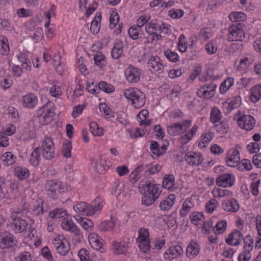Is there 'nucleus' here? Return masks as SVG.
Segmentation results:
<instances>
[{
	"label": "nucleus",
	"instance_id": "obj_9",
	"mask_svg": "<svg viewBox=\"0 0 261 261\" xmlns=\"http://www.w3.org/2000/svg\"><path fill=\"white\" fill-rule=\"evenodd\" d=\"M12 222H10V227L15 233H21L27 228L28 223L24 219L13 215L11 216Z\"/></svg>",
	"mask_w": 261,
	"mask_h": 261
},
{
	"label": "nucleus",
	"instance_id": "obj_37",
	"mask_svg": "<svg viewBox=\"0 0 261 261\" xmlns=\"http://www.w3.org/2000/svg\"><path fill=\"white\" fill-rule=\"evenodd\" d=\"M115 226V222L112 220L105 221L101 222L98 229L100 231L106 232L112 231Z\"/></svg>",
	"mask_w": 261,
	"mask_h": 261
},
{
	"label": "nucleus",
	"instance_id": "obj_49",
	"mask_svg": "<svg viewBox=\"0 0 261 261\" xmlns=\"http://www.w3.org/2000/svg\"><path fill=\"white\" fill-rule=\"evenodd\" d=\"M2 159L7 162L8 165H12L15 163L16 158L11 152H7L2 155Z\"/></svg>",
	"mask_w": 261,
	"mask_h": 261
},
{
	"label": "nucleus",
	"instance_id": "obj_52",
	"mask_svg": "<svg viewBox=\"0 0 261 261\" xmlns=\"http://www.w3.org/2000/svg\"><path fill=\"white\" fill-rule=\"evenodd\" d=\"M98 92L100 90H101L103 92L109 93L114 90V87L112 85H109L105 82H100L98 84Z\"/></svg>",
	"mask_w": 261,
	"mask_h": 261
},
{
	"label": "nucleus",
	"instance_id": "obj_11",
	"mask_svg": "<svg viewBox=\"0 0 261 261\" xmlns=\"http://www.w3.org/2000/svg\"><path fill=\"white\" fill-rule=\"evenodd\" d=\"M216 87L217 85L215 83L205 84L200 87L197 94L199 97L210 98L214 96Z\"/></svg>",
	"mask_w": 261,
	"mask_h": 261
},
{
	"label": "nucleus",
	"instance_id": "obj_27",
	"mask_svg": "<svg viewBox=\"0 0 261 261\" xmlns=\"http://www.w3.org/2000/svg\"><path fill=\"white\" fill-rule=\"evenodd\" d=\"M129 243L124 242L113 243V246L115 249L114 253L115 254H126L127 252V249L129 248Z\"/></svg>",
	"mask_w": 261,
	"mask_h": 261
},
{
	"label": "nucleus",
	"instance_id": "obj_6",
	"mask_svg": "<svg viewBox=\"0 0 261 261\" xmlns=\"http://www.w3.org/2000/svg\"><path fill=\"white\" fill-rule=\"evenodd\" d=\"M53 244L58 253L63 256L65 255L70 250L69 243L63 235L57 236L53 241Z\"/></svg>",
	"mask_w": 261,
	"mask_h": 261
},
{
	"label": "nucleus",
	"instance_id": "obj_58",
	"mask_svg": "<svg viewBox=\"0 0 261 261\" xmlns=\"http://www.w3.org/2000/svg\"><path fill=\"white\" fill-rule=\"evenodd\" d=\"M140 250L144 253H146L150 250V245L149 240L141 241L137 242Z\"/></svg>",
	"mask_w": 261,
	"mask_h": 261
},
{
	"label": "nucleus",
	"instance_id": "obj_35",
	"mask_svg": "<svg viewBox=\"0 0 261 261\" xmlns=\"http://www.w3.org/2000/svg\"><path fill=\"white\" fill-rule=\"evenodd\" d=\"M101 19V13H97L96 16L92 21L90 27V31L93 34H96L99 32L100 27V22Z\"/></svg>",
	"mask_w": 261,
	"mask_h": 261
},
{
	"label": "nucleus",
	"instance_id": "obj_8",
	"mask_svg": "<svg viewBox=\"0 0 261 261\" xmlns=\"http://www.w3.org/2000/svg\"><path fill=\"white\" fill-rule=\"evenodd\" d=\"M191 124L190 120H186L182 123L179 122L174 123L167 127L169 134L171 136H176L186 131Z\"/></svg>",
	"mask_w": 261,
	"mask_h": 261
},
{
	"label": "nucleus",
	"instance_id": "obj_30",
	"mask_svg": "<svg viewBox=\"0 0 261 261\" xmlns=\"http://www.w3.org/2000/svg\"><path fill=\"white\" fill-rule=\"evenodd\" d=\"M67 212L63 208H57L49 213L48 216L52 219L64 218L67 216Z\"/></svg>",
	"mask_w": 261,
	"mask_h": 261
},
{
	"label": "nucleus",
	"instance_id": "obj_51",
	"mask_svg": "<svg viewBox=\"0 0 261 261\" xmlns=\"http://www.w3.org/2000/svg\"><path fill=\"white\" fill-rule=\"evenodd\" d=\"M218 205V202L215 199L210 200L205 205V210L207 213L212 214Z\"/></svg>",
	"mask_w": 261,
	"mask_h": 261
},
{
	"label": "nucleus",
	"instance_id": "obj_5",
	"mask_svg": "<svg viewBox=\"0 0 261 261\" xmlns=\"http://www.w3.org/2000/svg\"><path fill=\"white\" fill-rule=\"evenodd\" d=\"M125 97L132 101L136 108L142 107L145 102V95L138 89H129L124 91Z\"/></svg>",
	"mask_w": 261,
	"mask_h": 261
},
{
	"label": "nucleus",
	"instance_id": "obj_22",
	"mask_svg": "<svg viewBox=\"0 0 261 261\" xmlns=\"http://www.w3.org/2000/svg\"><path fill=\"white\" fill-rule=\"evenodd\" d=\"M223 209L229 212L236 213L239 210V205L234 198L224 201L222 204Z\"/></svg>",
	"mask_w": 261,
	"mask_h": 261
},
{
	"label": "nucleus",
	"instance_id": "obj_55",
	"mask_svg": "<svg viewBox=\"0 0 261 261\" xmlns=\"http://www.w3.org/2000/svg\"><path fill=\"white\" fill-rule=\"evenodd\" d=\"M139 236L137 239V242L141 241L149 240V232L147 229L141 228L138 230Z\"/></svg>",
	"mask_w": 261,
	"mask_h": 261
},
{
	"label": "nucleus",
	"instance_id": "obj_61",
	"mask_svg": "<svg viewBox=\"0 0 261 261\" xmlns=\"http://www.w3.org/2000/svg\"><path fill=\"white\" fill-rule=\"evenodd\" d=\"M78 256L81 261H90L89 253L87 250L83 248L78 252Z\"/></svg>",
	"mask_w": 261,
	"mask_h": 261
},
{
	"label": "nucleus",
	"instance_id": "obj_26",
	"mask_svg": "<svg viewBox=\"0 0 261 261\" xmlns=\"http://www.w3.org/2000/svg\"><path fill=\"white\" fill-rule=\"evenodd\" d=\"M37 97L33 94H29L22 97V104L24 107L29 108H34L37 103Z\"/></svg>",
	"mask_w": 261,
	"mask_h": 261
},
{
	"label": "nucleus",
	"instance_id": "obj_43",
	"mask_svg": "<svg viewBox=\"0 0 261 261\" xmlns=\"http://www.w3.org/2000/svg\"><path fill=\"white\" fill-rule=\"evenodd\" d=\"M244 251L250 253L253 247V240L252 238L249 235L246 236L244 239Z\"/></svg>",
	"mask_w": 261,
	"mask_h": 261
},
{
	"label": "nucleus",
	"instance_id": "obj_46",
	"mask_svg": "<svg viewBox=\"0 0 261 261\" xmlns=\"http://www.w3.org/2000/svg\"><path fill=\"white\" fill-rule=\"evenodd\" d=\"M230 194L229 191L221 188H215L212 191V194L215 198L223 197L230 195Z\"/></svg>",
	"mask_w": 261,
	"mask_h": 261
},
{
	"label": "nucleus",
	"instance_id": "obj_23",
	"mask_svg": "<svg viewBox=\"0 0 261 261\" xmlns=\"http://www.w3.org/2000/svg\"><path fill=\"white\" fill-rule=\"evenodd\" d=\"M148 67L150 70L160 72L162 70L163 65L159 57H152L148 63Z\"/></svg>",
	"mask_w": 261,
	"mask_h": 261
},
{
	"label": "nucleus",
	"instance_id": "obj_20",
	"mask_svg": "<svg viewBox=\"0 0 261 261\" xmlns=\"http://www.w3.org/2000/svg\"><path fill=\"white\" fill-rule=\"evenodd\" d=\"M242 239L243 234L241 232L237 229H235L229 234L225 241L229 245L238 246L240 244Z\"/></svg>",
	"mask_w": 261,
	"mask_h": 261
},
{
	"label": "nucleus",
	"instance_id": "obj_7",
	"mask_svg": "<svg viewBox=\"0 0 261 261\" xmlns=\"http://www.w3.org/2000/svg\"><path fill=\"white\" fill-rule=\"evenodd\" d=\"M16 244V238L9 232L4 231L0 234V247L3 249L10 248L14 250Z\"/></svg>",
	"mask_w": 261,
	"mask_h": 261
},
{
	"label": "nucleus",
	"instance_id": "obj_33",
	"mask_svg": "<svg viewBox=\"0 0 261 261\" xmlns=\"http://www.w3.org/2000/svg\"><path fill=\"white\" fill-rule=\"evenodd\" d=\"M250 100L255 103L261 98V84L256 85L251 89Z\"/></svg>",
	"mask_w": 261,
	"mask_h": 261
},
{
	"label": "nucleus",
	"instance_id": "obj_36",
	"mask_svg": "<svg viewBox=\"0 0 261 261\" xmlns=\"http://www.w3.org/2000/svg\"><path fill=\"white\" fill-rule=\"evenodd\" d=\"M75 219L86 231H90L92 230L93 223L91 220L80 216H77V218H76Z\"/></svg>",
	"mask_w": 261,
	"mask_h": 261
},
{
	"label": "nucleus",
	"instance_id": "obj_62",
	"mask_svg": "<svg viewBox=\"0 0 261 261\" xmlns=\"http://www.w3.org/2000/svg\"><path fill=\"white\" fill-rule=\"evenodd\" d=\"M105 59V57L101 53H97L94 56V60L95 64L100 67L104 66L103 62Z\"/></svg>",
	"mask_w": 261,
	"mask_h": 261
},
{
	"label": "nucleus",
	"instance_id": "obj_1",
	"mask_svg": "<svg viewBox=\"0 0 261 261\" xmlns=\"http://www.w3.org/2000/svg\"><path fill=\"white\" fill-rule=\"evenodd\" d=\"M141 185L143 186V185ZM144 187L145 191L142 197V203L149 206L153 204L160 197L162 191L160 185L155 184L154 181H146Z\"/></svg>",
	"mask_w": 261,
	"mask_h": 261
},
{
	"label": "nucleus",
	"instance_id": "obj_50",
	"mask_svg": "<svg viewBox=\"0 0 261 261\" xmlns=\"http://www.w3.org/2000/svg\"><path fill=\"white\" fill-rule=\"evenodd\" d=\"M54 148H42L39 150V154L41 153L46 160L51 159L54 156Z\"/></svg>",
	"mask_w": 261,
	"mask_h": 261
},
{
	"label": "nucleus",
	"instance_id": "obj_60",
	"mask_svg": "<svg viewBox=\"0 0 261 261\" xmlns=\"http://www.w3.org/2000/svg\"><path fill=\"white\" fill-rule=\"evenodd\" d=\"M119 16L117 13L113 11L110 18V26L111 29H113L119 22Z\"/></svg>",
	"mask_w": 261,
	"mask_h": 261
},
{
	"label": "nucleus",
	"instance_id": "obj_34",
	"mask_svg": "<svg viewBox=\"0 0 261 261\" xmlns=\"http://www.w3.org/2000/svg\"><path fill=\"white\" fill-rule=\"evenodd\" d=\"M190 219L193 224L198 226L204 223V217L201 213L194 212L190 214Z\"/></svg>",
	"mask_w": 261,
	"mask_h": 261
},
{
	"label": "nucleus",
	"instance_id": "obj_16",
	"mask_svg": "<svg viewBox=\"0 0 261 261\" xmlns=\"http://www.w3.org/2000/svg\"><path fill=\"white\" fill-rule=\"evenodd\" d=\"M126 80L130 83H137L140 79V70L133 66L127 67L125 71Z\"/></svg>",
	"mask_w": 261,
	"mask_h": 261
},
{
	"label": "nucleus",
	"instance_id": "obj_45",
	"mask_svg": "<svg viewBox=\"0 0 261 261\" xmlns=\"http://www.w3.org/2000/svg\"><path fill=\"white\" fill-rule=\"evenodd\" d=\"M241 103V98L238 96L232 99L227 106V112H231L233 109L240 107Z\"/></svg>",
	"mask_w": 261,
	"mask_h": 261
},
{
	"label": "nucleus",
	"instance_id": "obj_2",
	"mask_svg": "<svg viewBox=\"0 0 261 261\" xmlns=\"http://www.w3.org/2000/svg\"><path fill=\"white\" fill-rule=\"evenodd\" d=\"M102 208L99 199L94 200L90 204L81 202L73 206L74 210L81 215L91 216Z\"/></svg>",
	"mask_w": 261,
	"mask_h": 261
},
{
	"label": "nucleus",
	"instance_id": "obj_48",
	"mask_svg": "<svg viewBox=\"0 0 261 261\" xmlns=\"http://www.w3.org/2000/svg\"><path fill=\"white\" fill-rule=\"evenodd\" d=\"M229 17L232 21H242L246 19V14L241 12H233Z\"/></svg>",
	"mask_w": 261,
	"mask_h": 261
},
{
	"label": "nucleus",
	"instance_id": "obj_47",
	"mask_svg": "<svg viewBox=\"0 0 261 261\" xmlns=\"http://www.w3.org/2000/svg\"><path fill=\"white\" fill-rule=\"evenodd\" d=\"M167 148H150V154L153 159L158 158L163 154Z\"/></svg>",
	"mask_w": 261,
	"mask_h": 261
},
{
	"label": "nucleus",
	"instance_id": "obj_18",
	"mask_svg": "<svg viewBox=\"0 0 261 261\" xmlns=\"http://www.w3.org/2000/svg\"><path fill=\"white\" fill-rule=\"evenodd\" d=\"M110 161H107L105 158L100 156L95 162V168L97 173L105 174L111 166Z\"/></svg>",
	"mask_w": 261,
	"mask_h": 261
},
{
	"label": "nucleus",
	"instance_id": "obj_40",
	"mask_svg": "<svg viewBox=\"0 0 261 261\" xmlns=\"http://www.w3.org/2000/svg\"><path fill=\"white\" fill-rule=\"evenodd\" d=\"M10 51L8 41L7 38L2 37L0 39V53L3 55H8Z\"/></svg>",
	"mask_w": 261,
	"mask_h": 261
},
{
	"label": "nucleus",
	"instance_id": "obj_44",
	"mask_svg": "<svg viewBox=\"0 0 261 261\" xmlns=\"http://www.w3.org/2000/svg\"><path fill=\"white\" fill-rule=\"evenodd\" d=\"M221 117V115L220 111L216 107L213 108L211 112V121L213 123H215L220 121Z\"/></svg>",
	"mask_w": 261,
	"mask_h": 261
},
{
	"label": "nucleus",
	"instance_id": "obj_19",
	"mask_svg": "<svg viewBox=\"0 0 261 261\" xmlns=\"http://www.w3.org/2000/svg\"><path fill=\"white\" fill-rule=\"evenodd\" d=\"M183 253L182 247L178 245L171 246L164 254L165 259L172 260Z\"/></svg>",
	"mask_w": 261,
	"mask_h": 261
},
{
	"label": "nucleus",
	"instance_id": "obj_41",
	"mask_svg": "<svg viewBox=\"0 0 261 261\" xmlns=\"http://www.w3.org/2000/svg\"><path fill=\"white\" fill-rule=\"evenodd\" d=\"M227 226V222L224 220L219 221L216 226L213 228V231L215 234L223 233Z\"/></svg>",
	"mask_w": 261,
	"mask_h": 261
},
{
	"label": "nucleus",
	"instance_id": "obj_29",
	"mask_svg": "<svg viewBox=\"0 0 261 261\" xmlns=\"http://www.w3.org/2000/svg\"><path fill=\"white\" fill-rule=\"evenodd\" d=\"M128 34L130 38L134 40L137 39H145L146 37L143 33H142V29L133 25L128 30Z\"/></svg>",
	"mask_w": 261,
	"mask_h": 261
},
{
	"label": "nucleus",
	"instance_id": "obj_59",
	"mask_svg": "<svg viewBox=\"0 0 261 261\" xmlns=\"http://www.w3.org/2000/svg\"><path fill=\"white\" fill-rule=\"evenodd\" d=\"M161 169V166L157 164L154 166H151L150 167L148 165V168L145 171V176H148L150 175H152L158 173Z\"/></svg>",
	"mask_w": 261,
	"mask_h": 261
},
{
	"label": "nucleus",
	"instance_id": "obj_28",
	"mask_svg": "<svg viewBox=\"0 0 261 261\" xmlns=\"http://www.w3.org/2000/svg\"><path fill=\"white\" fill-rule=\"evenodd\" d=\"M48 208L47 206L44 205V202L42 200H38L36 204H35L32 208V213L34 216L39 217L43 214L44 213L47 212Z\"/></svg>",
	"mask_w": 261,
	"mask_h": 261
},
{
	"label": "nucleus",
	"instance_id": "obj_53",
	"mask_svg": "<svg viewBox=\"0 0 261 261\" xmlns=\"http://www.w3.org/2000/svg\"><path fill=\"white\" fill-rule=\"evenodd\" d=\"M90 129L94 136H101L102 134V129L99 127L98 125L95 122L90 123Z\"/></svg>",
	"mask_w": 261,
	"mask_h": 261
},
{
	"label": "nucleus",
	"instance_id": "obj_12",
	"mask_svg": "<svg viewBox=\"0 0 261 261\" xmlns=\"http://www.w3.org/2000/svg\"><path fill=\"white\" fill-rule=\"evenodd\" d=\"M185 159L187 163L193 166H198L202 164L203 158L199 152L189 151L186 153Z\"/></svg>",
	"mask_w": 261,
	"mask_h": 261
},
{
	"label": "nucleus",
	"instance_id": "obj_42",
	"mask_svg": "<svg viewBox=\"0 0 261 261\" xmlns=\"http://www.w3.org/2000/svg\"><path fill=\"white\" fill-rule=\"evenodd\" d=\"M234 79L232 77H228L221 84L219 90L221 93L224 94L233 85Z\"/></svg>",
	"mask_w": 261,
	"mask_h": 261
},
{
	"label": "nucleus",
	"instance_id": "obj_64",
	"mask_svg": "<svg viewBox=\"0 0 261 261\" xmlns=\"http://www.w3.org/2000/svg\"><path fill=\"white\" fill-rule=\"evenodd\" d=\"M16 261H32L31 254L29 252H23L16 258Z\"/></svg>",
	"mask_w": 261,
	"mask_h": 261
},
{
	"label": "nucleus",
	"instance_id": "obj_39",
	"mask_svg": "<svg viewBox=\"0 0 261 261\" xmlns=\"http://www.w3.org/2000/svg\"><path fill=\"white\" fill-rule=\"evenodd\" d=\"M41 149L42 148H35L31 154L30 162L34 167H36L39 165L40 159L39 150Z\"/></svg>",
	"mask_w": 261,
	"mask_h": 261
},
{
	"label": "nucleus",
	"instance_id": "obj_54",
	"mask_svg": "<svg viewBox=\"0 0 261 261\" xmlns=\"http://www.w3.org/2000/svg\"><path fill=\"white\" fill-rule=\"evenodd\" d=\"M214 137V134L212 132L206 133L202 136L201 143H199L198 147H206V145L211 141Z\"/></svg>",
	"mask_w": 261,
	"mask_h": 261
},
{
	"label": "nucleus",
	"instance_id": "obj_56",
	"mask_svg": "<svg viewBox=\"0 0 261 261\" xmlns=\"http://www.w3.org/2000/svg\"><path fill=\"white\" fill-rule=\"evenodd\" d=\"M165 57L170 61L176 62L178 61L179 57L177 53L167 49L164 51Z\"/></svg>",
	"mask_w": 261,
	"mask_h": 261
},
{
	"label": "nucleus",
	"instance_id": "obj_63",
	"mask_svg": "<svg viewBox=\"0 0 261 261\" xmlns=\"http://www.w3.org/2000/svg\"><path fill=\"white\" fill-rule=\"evenodd\" d=\"M99 110L103 116H109L111 112L110 107L106 103H100L99 106Z\"/></svg>",
	"mask_w": 261,
	"mask_h": 261
},
{
	"label": "nucleus",
	"instance_id": "obj_57",
	"mask_svg": "<svg viewBox=\"0 0 261 261\" xmlns=\"http://www.w3.org/2000/svg\"><path fill=\"white\" fill-rule=\"evenodd\" d=\"M145 30L149 35L154 34L155 31L159 30V25L157 23L151 21L146 24Z\"/></svg>",
	"mask_w": 261,
	"mask_h": 261
},
{
	"label": "nucleus",
	"instance_id": "obj_24",
	"mask_svg": "<svg viewBox=\"0 0 261 261\" xmlns=\"http://www.w3.org/2000/svg\"><path fill=\"white\" fill-rule=\"evenodd\" d=\"M175 177L172 174H166L162 181V187L172 192L176 188L174 187Z\"/></svg>",
	"mask_w": 261,
	"mask_h": 261
},
{
	"label": "nucleus",
	"instance_id": "obj_14",
	"mask_svg": "<svg viewBox=\"0 0 261 261\" xmlns=\"http://www.w3.org/2000/svg\"><path fill=\"white\" fill-rule=\"evenodd\" d=\"M228 39L230 41H242L245 38L244 31L237 26H231L228 30Z\"/></svg>",
	"mask_w": 261,
	"mask_h": 261
},
{
	"label": "nucleus",
	"instance_id": "obj_17",
	"mask_svg": "<svg viewBox=\"0 0 261 261\" xmlns=\"http://www.w3.org/2000/svg\"><path fill=\"white\" fill-rule=\"evenodd\" d=\"M234 177L230 174H224L216 179V184L224 188L231 187L234 184Z\"/></svg>",
	"mask_w": 261,
	"mask_h": 261
},
{
	"label": "nucleus",
	"instance_id": "obj_25",
	"mask_svg": "<svg viewBox=\"0 0 261 261\" xmlns=\"http://www.w3.org/2000/svg\"><path fill=\"white\" fill-rule=\"evenodd\" d=\"M14 174L19 180H23L29 177L30 171L25 167L16 166L14 168Z\"/></svg>",
	"mask_w": 261,
	"mask_h": 261
},
{
	"label": "nucleus",
	"instance_id": "obj_31",
	"mask_svg": "<svg viewBox=\"0 0 261 261\" xmlns=\"http://www.w3.org/2000/svg\"><path fill=\"white\" fill-rule=\"evenodd\" d=\"M193 206L194 202L192 201V198H188L186 199L182 204V208L180 212V216L181 217L186 216Z\"/></svg>",
	"mask_w": 261,
	"mask_h": 261
},
{
	"label": "nucleus",
	"instance_id": "obj_32",
	"mask_svg": "<svg viewBox=\"0 0 261 261\" xmlns=\"http://www.w3.org/2000/svg\"><path fill=\"white\" fill-rule=\"evenodd\" d=\"M123 44L122 41L120 40L117 41L114 45V47L112 49V57L114 59H118L123 51Z\"/></svg>",
	"mask_w": 261,
	"mask_h": 261
},
{
	"label": "nucleus",
	"instance_id": "obj_13",
	"mask_svg": "<svg viewBox=\"0 0 261 261\" xmlns=\"http://www.w3.org/2000/svg\"><path fill=\"white\" fill-rule=\"evenodd\" d=\"M239 127L247 131L252 129L254 126L255 121L250 115H243L238 119Z\"/></svg>",
	"mask_w": 261,
	"mask_h": 261
},
{
	"label": "nucleus",
	"instance_id": "obj_10",
	"mask_svg": "<svg viewBox=\"0 0 261 261\" xmlns=\"http://www.w3.org/2000/svg\"><path fill=\"white\" fill-rule=\"evenodd\" d=\"M240 160V153L236 148H230L227 152L225 162L227 166L235 167L238 166Z\"/></svg>",
	"mask_w": 261,
	"mask_h": 261
},
{
	"label": "nucleus",
	"instance_id": "obj_4",
	"mask_svg": "<svg viewBox=\"0 0 261 261\" xmlns=\"http://www.w3.org/2000/svg\"><path fill=\"white\" fill-rule=\"evenodd\" d=\"M54 109L53 103L48 102L38 111V117L39 122L42 125L50 123L55 117Z\"/></svg>",
	"mask_w": 261,
	"mask_h": 261
},
{
	"label": "nucleus",
	"instance_id": "obj_21",
	"mask_svg": "<svg viewBox=\"0 0 261 261\" xmlns=\"http://www.w3.org/2000/svg\"><path fill=\"white\" fill-rule=\"evenodd\" d=\"M176 196L173 194H170L165 197L160 203L159 207L163 211H167L170 210L175 202Z\"/></svg>",
	"mask_w": 261,
	"mask_h": 261
},
{
	"label": "nucleus",
	"instance_id": "obj_3",
	"mask_svg": "<svg viewBox=\"0 0 261 261\" xmlns=\"http://www.w3.org/2000/svg\"><path fill=\"white\" fill-rule=\"evenodd\" d=\"M45 190L47 195L53 199H56L60 194L67 191L66 185L61 181L50 180L45 185Z\"/></svg>",
	"mask_w": 261,
	"mask_h": 261
},
{
	"label": "nucleus",
	"instance_id": "obj_15",
	"mask_svg": "<svg viewBox=\"0 0 261 261\" xmlns=\"http://www.w3.org/2000/svg\"><path fill=\"white\" fill-rule=\"evenodd\" d=\"M61 227L64 230L74 233L79 239H80L82 237L77 226L70 220L65 219L61 223Z\"/></svg>",
	"mask_w": 261,
	"mask_h": 261
},
{
	"label": "nucleus",
	"instance_id": "obj_38",
	"mask_svg": "<svg viewBox=\"0 0 261 261\" xmlns=\"http://www.w3.org/2000/svg\"><path fill=\"white\" fill-rule=\"evenodd\" d=\"M199 246L196 243L190 244L187 248V255L189 257H194L199 252Z\"/></svg>",
	"mask_w": 261,
	"mask_h": 261
}]
</instances>
